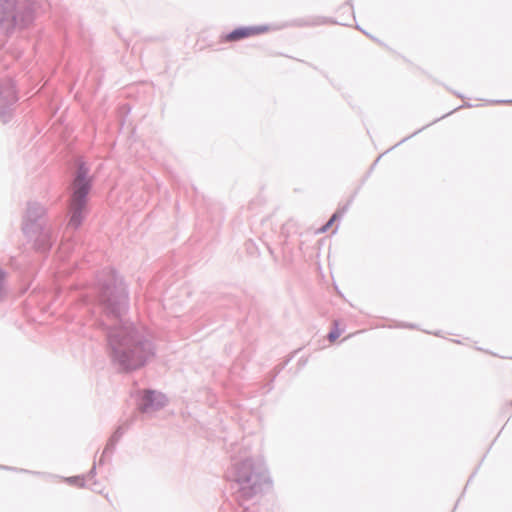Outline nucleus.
<instances>
[{
  "instance_id": "10",
  "label": "nucleus",
  "mask_w": 512,
  "mask_h": 512,
  "mask_svg": "<svg viewBox=\"0 0 512 512\" xmlns=\"http://www.w3.org/2000/svg\"><path fill=\"white\" fill-rule=\"evenodd\" d=\"M5 279L4 273L0 270V290L2 289V285Z\"/></svg>"
},
{
  "instance_id": "8",
  "label": "nucleus",
  "mask_w": 512,
  "mask_h": 512,
  "mask_svg": "<svg viewBox=\"0 0 512 512\" xmlns=\"http://www.w3.org/2000/svg\"><path fill=\"white\" fill-rule=\"evenodd\" d=\"M338 218V215L337 214H334L330 220L326 223V225H324L322 228H321V232H326L328 230V228H330L332 226V224L336 221V219Z\"/></svg>"
},
{
  "instance_id": "6",
  "label": "nucleus",
  "mask_w": 512,
  "mask_h": 512,
  "mask_svg": "<svg viewBox=\"0 0 512 512\" xmlns=\"http://www.w3.org/2000/svg\"><path fill=\"white\" fill-rule=\"evenodd\" d=\"M338 218V215L337 214H334L330 220L326 223V225H324L322 228H321V232H326L328 230V228H330L332 226V224L336 221V219Z\"/></svg>"
},
{
  "instance_id": "2",
  "label": "nucleus",
  "mask_w": 512,
  "mask_h": 512,
  "mask_svg": "<svg viewBox=\"0 0 512 512\" xmlns=\"http://www.w3.org/2000/svg\"><path fill=\"white\" fill-rule=\"evenodd\" d=\"M88 168L84 164L79 165L76 178L72 185V197L70 202L69 225L77 228L81 224L87 202V195L90 190V179Z\"/></svg>"
},
{
  "instance_id": "4",
  "label": "nucleus",
  "mask_w": 512,
  "mask_h": 512,
  "mask_svg": "<svg viewBox=\"0 0 512 512\" xmlns=\"http://www.w3.org/2000/svg\"><path fill=\"white\" fill-rule=\"evenodd\" d=\"M164 402V396L160 393H156L154 391H145L142 397V403L140 404V409L144 412L149 408L158 407L162 405Z\"/></svg>"
},
{
  "instance_id": "5",
  "label": "nucleus",
  "mask_w": 512,
  "mask_h": 512,
  "mask_svg": "<svg viewBox=\"0 0 512 512\" xmlns=\"http://www.w3.org/2000/svg\"><path fill=\"white\" fill-rule=\"evenodd\" d=\"M16 101L14 87L10 83L0 84V108Z\"/></svg>"
},
{
  "instance_id": "7",
  "label": "nucleus",
  "mask_w": 512,
  "mask_h": 512,
  "mask_svg": "<svg viewBox=\"0 0 512 512\" xmlns=\"http://www.w3.org/2000/svg\"><path fill=\"white\" fill-rule=\"evenodd\" d=\"M338 218V215L337 214H334L330 220L326 223V225H324L322 228H321V232H326L328 230V228H330L332 226V224L336 221V219Z\"/></svg>"
},
{
  "instance_id": "9",
  "label": "nucleus",
  "mask_w": 512,
  "mask_h": 512,
  "mask_svg": "<svg viewBox=\"0 0 512 512\" xmlns=\"http://www.w3.org/2000/svg\"><path fill=\"white\" fill-rule=\"evenodd\" d=\"M340 335H341V331L339 329H334L333 331H331L329 333L328 337L331 342H334L336 339H338L340 337Z\"/></svg>"
},
{
  "instance_id": "1",
  "label": "nucleus",
  "mask_w": 512,
  "mask_h": 512,
  "mask_svg": "<svg viewBox=\"0 0 512 512\" xmlns=\"http://www.w3.org/2000/svg\"><path fill=\"white\" fill-rule=\"evenodd\" d=\"M110 343L116 361L125 370L142 367L152 355L149 345L138 341L133 331H119L112 336Z\"/></svg>"
},
{
  "instance_id": "3",
  "label": "nucleus",
  "mask_w": 512,
  "mask_h": 512,
  "mask_svg": "<svg viewBox=\"0 0 512 512\" xmlns=\"http://www.w3.org/2000/svg\"><path fill=\"white\" fill-rule=\"evenodd\" d=\"M269 31L267 26L239 27L225 36L226 41H238L244 38L260 35Z\"/></svg>"
}]
</instances>
